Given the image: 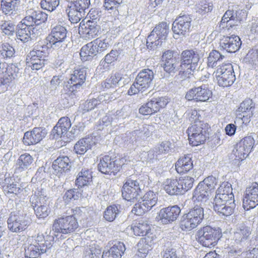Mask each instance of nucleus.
Returning <instances> with one entry per match:
<instances>
[{"label":"nucleus","instance_id":"2","mask_svg":"<svg viewBox=\"0 0 258 258\" xmlns=\"http://www.w3.org/2000/svg\"><path fill=\"white\" fill-rule=\"evenodd\" d=\"M224 188L223 189L222 186L218 188L214 200L213 207L219 215L227 217L233 213L235 205L234 196L231 191H228L229 187Z\"/></svg>","mask_w":258,"mask_h":258},{"label":"nucleus","instance_id":"33","mask_svg":"<svg viewBox=\"0 0 258 258\" xmlns=\"http://www.w3.org/2000/svg\"><path fill=\"white\" fill-rule=\"evenodd\" d=\"M251 229L245 225H240L234 233L233 240L236 243L245 241L251 234Z\"/></svg>","mask_w":258,"mask_h":258},{"label":"nucleus","instance_id":"52","mask_svg":"<svg viewBox=\"0 0 258 258\" xmlns=\"http://www.w3.org/2000/svg\"><path fill=\"white\" fill-rule=\"evenodd\" d=\"M118 56V51L117 50H112L109 53L105 55L104 60L100 61V66H102L104 69H107L109 67V64L111 63L116 60Z\"/></svg>","mask_w":258,"mask_h":258},{"label":"nucleus","instance_id":"13","mask_svg":"<svg viewBox=\"0 0 258 258\" xmlns=\"http://www.w3.org/2000/svg\"><path fill=\"white\" fill-rule=\"evenodd\" d=\"M258 205V183L253 182L245 191L243 207L245 210L253 209Z\"/></svg>","mask_w":258,"mask_h":258},{"label":"nucleus","instance_id":"59","mask_svg":"<svg viewBox=\"0 0 258 258\" xmlns=\"http://www.w3.org/2000/svg\"><path fill=\"white\" fill-rule=\"evenodd\" d=\"M60 0H42L41 7L48 11H54L59 5Z\"/></svg>","mask_w":258,"mask_h":258},{"label":"nucleus","instance_id":"48","mask_svg":"<svg viewBox=\"0 0 258 258\" xmlns=\"http://www.w3.org/2000/svg\"><path fill=\"white\" fill-rule=\"evenodd\" d=\"M224 58V56L221 54L218 51L212 50L208 57V66L211 68L216 67L218 62H220Z\"/></svg>","mask_w":258,"mask_h":258},{"label":"nucleus","instance_id":"6","mask_svg":"<svg viewBox=\"0 0 258 258\" xmlns=\"http://www.w3.org/2000/svg\"><path fill=\"white\" fill-rule=\"evenodd\" d=\"M209 125L203 121L196 122L187 129L189 144L193 146H197L203 144L207 138Z\"/></svg>","mask_w":258,"mask_h":258},{"label":"nucleus","instance_id":"36","mask_svg":"<svg viewBox=\"0 0 258 258\" xmlns=\"http://www.w3.org/2000/svg\"><path fill=\"white\" fill-rule=\"evenodd\" d=\"M35 29L20 24L18 25L16 33L17 39L24 42H27L30 39L31 35L35 34Z\"/></svg>","mask_w":258,"mask_h":258},{"label":"nucleus","instance_id":"39","mask_svg":"<svg viewBox=\"0 0 258 258\" xmlns=\"http://www.w3.org/2000/svg\"><path fill=\"white\" fill-rule=\"evenodd\" d=\"M92 143L90 138H83L78 141L74 146V150L78 154H84L91 149Z\"/></svg>","mask_w":258,"mask_h":258},{"label":"nucleus","instance_id":"25","mask_svg":"<svg viewBox=\"0 0 258 258\" xmlns=\"http://www.w3.org/2000/svg\"><path fill=\"white\" fill-rule=\"evenodd\" d=\"M71 126L70 119L68 117L60 118L52 130V134L55 138L64 137Z\"/></svg>","mask_w":258,"mask_h":258},{"label":"nucleus","instance_id":"49","mask_svg":"<svg viewBox=\"0 0 258 258\" xmlns=\"http://www.w3.org/2000/svg\"><path fill=\"white\" fill-rule=\"evenodd\" d=\"M158 201L157 195L152 191L146 193L143 197L142 201L146 204L150 210L156 205Z\"/></svg>","mask_w":258,"mask_h":258},{"label":"nucleus","instance_id":"53","mask_svg":"<svg viewBox=\"0 0 258 258\" xmlns=\"http://www.w3.org/2000/svg\"><path fill=\"white\" fill-rule=\"evenodd\" d=\"M138 255L140 257L144 258L146 256L149 250L151 249V246L148 243L146 239H142L138 244Z\"/></svg>","mask_w":258,"mask_h":258},{"label":"nucleus","instance_id":"24","mask_svg":"<svg viewBox=\"0 0 258 258\" xmlns=\"http://www.w3.org/2000/svg\"><path fill=\"white\" fill-rule=\"evenodd\" d=\"M48 48L49 46L46 45L45 42L39 43L28 54L26 60H46V57L49 53Z\"/></svg>","mask_w":258,"mask_h":258},{"label":"nucleus","instance_id":"62","mask_svg":"<svg viewBox=\"0 0 258 258\" xmlns=\"http://www.w3.org/2000/svg\"><path fill=\"white\" fill-rule=\"evenodd\" d=\"M30 14L34 17L35 22V25H39L42 22H44L47 18V15L40 11H35L30 9Z\"/></svg>","mask_w":258,"mask_h":258},{"label":"nucleus","instance_id":"35","mask_svg":"<svg viewBox=\"0 0 258 258\" xmlns=\"http://www.w3.org/2000/svg\"><path fill=\"white\" fill-rule=\"evenodd\" d=\"M163 188L170 195L181 194L177 179H167L163 184Z\"/></svg>","mask_w":258,"mask_h":258},{"label":"nucleus","instance_id":"46","mask_svg":"<svg viewBox=\"0 0 258 258\" xmlns=\"http://www.w3.org/2000/svg\"><path fill=\"white\" fill-rule=\"evenodd\" d=\"M181 194L190 189L193 186L194 179L190 176L181 177L178 180Z\"/></svg>","mask_w":258,"mask_h":258},{"label":"nucleus","instance_id":"41","mask_svg":"<svg viewBox=\"0 0 258 258\" xmlns=\"http://www.w3.org/2000/svg\"><path fill=\"white\" fill-rule=\"evenodd\" d=\"M33 160V158L29 154L25 153L21 155L17 161V169L20 171L26 170L32 164Z\"/></svg>","mask_w":258,"mask_h":258},{"label":"nucleus","instance_id":"30","mask_svg":"<svg viewBox=\"0 0 258 258\" xmlns=\"http://www.w3.org/2000/svg\"><path fill=\"white\" fill-rule=\"evenodd\" d=\"M125 250V246L123 242L115 241L109 250L103 253L102 258H121Z\"/></svg>","mask_w":258,"mask_h":258},{"label":"nucleus","instance_id":"3","mask_svg":"<svg viewBox=\"0 0 258 258\" xmlns=\"http://www.w3.org/2000/svg\"><path fill=\"white\" fill-rule=\"evenodd\" d=\"M78 227V222L73 216H67L55 219L52 226L51 232L54 238H57L59 234H67L73 232Z\"/></svg>","mask_w":258,"mask_h":258},{"label":"nucleus","instance_id":"56","mask_svg":"<svg viewBox=\"0 0 258 258\" xmlns=\"http://www.w3.org/2000/svg\"><path fill=\"white\" fill-rule=\"evenodd\" d=\"M122 2V0H105L104 7L106 10L110 11L109 13L117 14L118 12L117 9Z\"/></svg>","mask_w":258,"mask_h":258},{"label":"nucleus","instance_id":"57","mask_svg":"<svg viewBox=\"0 0 258 258\" xmlns=\"http://www.w3.org/2000/svg\"><path fill=\"white\" fill-rule=\"evenodd\" d=\"M154 130L155 127L153 124H144L139 127V130L135 131V132L141 136L149 137L152 134Z\"/></svg>","mask_w":258,"mask_h":258},{"label":"nucleus","instance_id":"58","mask_svg":"<svg viewBox=\"0 0 258 258\" xmlns=\"http://www.w3.org/2000/svg\"><path fill=\"white\" fill-rule=\"evenodd\" d=\"M217 183V180L216 178L213 176H210L206 178L198 184L202 185V187H204V188H207L208 190L210 189V191L212 192Z\"/></svg>","mask_w":258,"mask_h":258},{"label":"nucleus","instance_id":"9","mask_svg":"<svg viewBox=\"0 0 258 258\" xmlns=\"http://www.w3.org/2000/svg\"><path fill=\"white\" fill-rule=\"evenodd\" d=\"M123 164V160L105 155L100 159L98 164V170L103 174L115 175Z\"/></svg>","mask_w":258,"mask_h":258},{"label":"nucleus","instance_id":"11","mask_svg":"<svg viewBox=\"0 0 258 258\" xmlns=\"http://www.w3.org/2000/svg\"><path fill=\"white\" fill-rule=\"evenodd\" d=\"M198 241L205 247H211L215 245L219 239V231L210 226H205L199 230Z\"/></svg>","mask_w":258,"mask_h":258},{"label":"nucleus","instance_id":"45","mask_svg":"<svg viewBox=\"0 0 258 258\" xmlns=\"http://www.w3.org/2000/svg\"><path fill=\"white\" fill-rule=\"evenodd\" d=\"M105 96L103 94L99 95L97 98H92L87 100L84 104L82 109L86 111H89L93 109L97 105L101 102L106 101L105 99Z\"/></svg>","mask_w":258,"mask_h":258},{"label":"nucleus","instance_id":"29","mask_svg":"<svg viewBox=\"0 0 258 258\" xmlns=\"http://www.w3.org/2000/svg\"><path fill=\"white\" fill-rule=\"evenodd\" d=\"M0 183L6 194H13L17 195L23 191V188H21L12 177H6L2 182L0 181Z\"/></svg>","mask_w":258,"mask_h":258},{"label":"nucleus","instance_id":"51","mask_svg":"<svg viewBox=\"0 0 258 258\" xmlns=\"http://www.w3.org/2000/svg\"><path fill=\"white\" fill-rule=\"evenodd\" d=\"M254 109V103L249 98L245 99L240 104L238 111L242 113H253Z\"/></svg>","mask_w":258,"mask_h":258},{"label":"nucleus","instance_id":"64","mask_svg":"<svg viewBox=\"0 0 258 258\" xmlns=\"http://www.w3.org/2000/svg\"><path fill=\"white\" fill-rule=\"evenodd\" d=\"M82 196L81 193L78 189H71L68 190L63 197L66 202H69L71 200H77Z\"/></svg>","mask_w":258,"mask_h":258},{"label":"nucleus","instance_id":"43","mask_svg":"<svg viewBox=\"0 0 258 258\" xmlns=\"http://www.w3.org/2000/svg\"><path fill=\"white\" fill-rule=\"evenodd\" d=\"M34 210L38 218H44L48 216L50 209L46 203L39 204L36 201Z\"/></svg>","mask_w":258,"mask_h":258},{"label":"nucleus","instance_id":"32","mask_svg":"<svg viewBox=\"0 0 258 258\" xmlns=\"http://www.w3.org/2000/svg\"><path fill=\"white\" fill-rule=\"evenodd\" d=\"M191 155L187 154L178 159L175 164V169L180 174L189 171L193 167Z\"/></svg>","mask_w":258,"mask_h":258},{"label":"nucleus","instance_id":"19","mask_svg":"<svg viewBox=\"0 0 258 258\" xmlns=\"http://www.w3.org/2000/svg\"><path fill=\"white\" fill-rule=\"evenodd\" d=\"M191 18L184 15L177 18L172 24V31L175 34L185 36L191 30Z\"/></svg>","mask_w":258,"mask_h":258},{"label":"nucleus","instance_id":"23","mask_svg":"<svg viewBox=\"0 0 258 258\" xmlns=\"http://www.w3.org/2000/svg\"><path fill=\"white\" fill-rule=\"evenodd\" d=\"M46 131L41 127H35L31 132H27L23 137V143L26 145L40 142L46 135Z\"/></svg>","mask_w":258,"mask_h":258},{"label":"nucleus","instance_id":"22","mask_svg":"<svg viewBox=\"0 0 258 258\" xmlns=\"http://www.w3.org/2000/svg\"><path fill=\"white\" fill-rule=\"evenodd\" d=\"M5 64V69L4 72L1 74L0 75V86H3L4 89H7V86L18 77V74L19 72V69L15 64H10L6 66Z\"/></svg>","mask_w":258,"mask_h":258},{"label":"nucleus","instance_id":"34","mask_svg":"<svg viewBox=\"0 0 258 258\" xmlns=\"http://www.w3.org/2000/svg\"><path fill=\"white\" fill-rule=\"evenodd\" d=\"M97 53V49H96L93 41H92L82 47L80 54L82 60L87 61L91 59Z\"/></svg>","mask_w":258,"mask_h":258},{"label":"nucleus","instance_id":"4","mask_svg":"<svg viewBox=\"0 0 258 258\" xmlns=\"http://www.w3.org/2000/svg\"><path fill=\"white\" fill-rule=\"evenodd\" d=\"M204 217V208L198 205L195 206L182 216L181 228L188 231L193 229L202 222Z\"/></svg>","mask_w":258,"mask_h":258},{"label":"nucleus","instance_id":"28","mask_svg":"<svg viewBox=\"0 0 258 258\" xmlns=\"http://www.w3.org/2000/svg\"><path fill=\"white\" fill-rule=\"evenodd\" d=\"M154 73L150 69H144L141 71L136 77V80L137 81V84L141 86L145 91L148 89L154 79Z\"/></svg>","mask_w":258,"mask_h":258},{"label":"nucleus","instance_id":"17","mask_svg":"<svg viewBox=\"0 0 258 258\" xmlns=\"http://www.w3.org/2000/svg\"><path fill=\"white\" fill-rule=\"evenodd\" d=\"M212 92L206 85H202L189 90L185 97L188 101L205 102L209 100L212 96Z\"/></svg>","mask_w":258,"mask_h":258},{"label":"nucleus","instance_id":"1","mask_svg":"<svg viewBox=\"0 0 258 258\" xmlns=\"http://www.w3.org/2000/svg\"><path fill=\"white\" fill-rule=\"evenodd\" d=\"M54 242V234L51 230L47 229L44 235L38 233L36 237H32L25 244L24 255L26 258H37L41 254L46 252Z\"/></svg>","mask_w":258,"mask_h":258},{"label":"nucleus","instance_id":"12","mask_svg":"<svg viewBox=\"0 0 258 258\" xmlns=\"http://www.w3.org/2000/svg\"><path fill=\"white\" fill-rule=\"evenodd\" d=\"M50 34L47 38L45 44L49 47L59 48L62 46V43L67 38L68 31L65 27L60 25L51 26Z\"/></svg>","mask_w":258,"mask_h":258},{"label":"nucleus","instance_id":"61","mask_svg":"<svg viewBox=\"0 0 258 258\" xmlns=\"http://www.w3.org/2000/svg\"><path fill=\"white\" fill-rule=\"evenodd\" d=\"M47 198V195L46 194L45 191L42 189L38 188L35 191L34 195L31 196L30 200L32 203H34V201H38V203L42 204L45 203L46 201V198Z\"/></svg>","mask_w":258,"mask_h":258},{"label":"nucleus","instance_id":"60","mask_svg":"<svg viewBox=\"0 0 258 258\" xmlns=\"http://www.w3.org/2000/svg\"><path fill=\"white\" fill-rule=\"evenodd\" d=\"M0 53L4 58H10L14 55L15 49L9 44L4 43L0 46Z\"/></svg>","mask_w":258,"mask_h":258},{"label":"nucleus","instance_id":"44","mask_svg":"<svg viewBox=\"0 0 258 258\" xmlns=\"http://www.w3.org/2000/svg\"><path fill=\"white\" fill-rule=\"evenodd\" d=\"M19 0H2L1 7L6 15H12L15 11Z\"/></svg>","mask_w":258,"mask_h":258},{"label":"nucleus","instance_id":"26","mask_svg":"<svg viewBox=\"0 0 258 258\" xmlns=\"http://www.w3.org/2000/svg\"><path fill=\"white\" fill-rule=\"evenodd\" d=\"M240 20L237 17L236 11L228 10L224 14L219 24L221 29L227 28L229 30L234 26L238 25Z\"/></svg>","mask_w":258,"mask_h":258},{"label":"nucleus","instance_id":"50","mask_svg":"<svg viewBox=\"0 0 258 258\" xmlns=\"http://www.w3.org/2000/svg\"><path fill=\"white\" fill-rule=\"evenodd\" d=\"M119 214L117 206L113 205L108 206L104 213V218L109 222L113 221Z\"/></svg>","mask_w":258,"mask_h":258},{"label":"nucleus","instance_id":"16","mask_svg":"<svg viewBox=\"0 0 258 258\" xmlns=\"http://www.w3.org/2000/svg\"><path fill=\"white\" fill-rule=\"evenodd\" d=\"M99 26L97 22L93 20H83L80 24L79 33L85 39H91L97 36Z\"/></svg>","mask_w":258,"mask_h":258},{"label":"nucleus","instance_id":"37","mask_svg":"<svg viewBox=\"0 0 258 258\" xmlns=\"http://www.w3.org/2000/svg\"><path fill=\"white\" fill-rule=\"evenodd\" d=\"M92 176L89 169L83 168L78 174L76 184L79 188L88 185L92 181Z\"/></svg>","mask_w":258,"mask_h":258},{"label":"nucleus","instance_id":"55","mask_svg":"<svg viewBox=\"0 0 258 258\" xmlns=\"http://www.w3.org/2000/svg\"><path fill=\"white\" fill-rule=\"evenodd\" d=\"M213 4L206 0L201 1L197 5V11L201 14H204L211 12L213 9Z\"/></svg>","mask_w":258,"mask_h":258},{"label":"nucleus","instance_id":"18","mask_svg":"<svg viewBox=\"0 0 258 258\" xmlns=\"http://www.w3.org/2000/svg\"><path fill=\"white\" fill-rule=\"evenodd\" d=\"M121 191L124 199L127 201L134 202L138 199L141 191L138 181L128 179L123 184Z\"/></svg>","mask_w":258,"mask_h":258},{"label":"nucleus","instance_id":"14","mask_svg":"<svg viewBox=\"0 0 258 258\" xmlns=\"http://www.w3.org/2000/svg\"><path fill=\"white\" fill-rule=\"evenodd\" d=\"M168 101L163 97L153 98L139 109V112L144 115L153 114L164 107Z\"/></svg>","mask_w":258,"mask_h":258},{"label":"nucleus","instance_id":"54","mask_svg":"<svg viewBox=\"0 0 258 258\" xmlns=\"http://www.w3.org/2000/svg\"><path fill=\"white\" fill-rule=\"evenodd\" d=\"M235 158L238 160H243L245 159L250 152H247V150L239 143L236 144L233 150Z\"/></svg>","mask_w":258,"mask_h":258},{"label":"nucleus","instance_id":"5","mask_svg":"<svg viewBox=\"0 0 258 258\" xmlns=\"http://www.w3.org/2000/svg\"><path fill=\"white\" fill-rule=\"evenodd\" d=\"M198 52L195 49H186L183 50L180 55V70L179 72H185L190 74L197 70L200 60Z\"/></svg>","mask_w":258,"mask_h":258},{"label":"nucleus","instance_id":"21","mask_svg":"<svg viewBox=\"0 0 258 258\" xmlns=\"http://www.w3.org/2000/svg\"><path fill=\"white\" fill-rule=\"evenodd\" d=\"M241 45L240 38L236 35L224 37L220 40L219 46L221 49L228 52H235L239 50Z\"/></svg>","mask_w":258,"mask_h":258},{"label":"nucleus","instance_id":"27","mask_svg":"<svg viewBox=\"0 0 258 258\" xmlns=\"http://www.w3.org/2000/svg\"><path fill=\"white\" fill-rule=\"evenodd\" d=\"M211 193L210 189L208 190L198 184L193 192L192 200L195 204H200V206L202 207L208 202Z\"/></svg>","mask_w":258,"mask_h":258},{"label":"nucleus","instance_id":"31","mask_svg":"<svg viewBox=\"0 0 258 258\" xmlns=\"http://www.w3.org/2000/svg\"><path fill=\"white\" fill-rule=\"evenodd\" d=\"M70 167V160L67 156L58 157L52 164V168L57 174L62 173L69 170Z\"/></svg>","mask_w":258,"mask_h":258},{"label":"nucleus","instance_id":"20","mask_svg":"<svg viewBox=\"0 0 258 258\" xmlns=\"http://www.w3.org/2000/svg\"><path fill=\"white\" fill-rule=\"evenodd\" d=\"M180 208L175 205L160 210L158 219L161 223L166 224L176 220L180 213Z\"/></svg>","mask_w":258,"mask_h":258},{"label":"nucleus","instance_id":"15","mask_svg":"<svg viewBox=\"0 0 258 258\" xmlns=\"http://www.w3.org/2000/svg\"><path fill=\"white\" fill-rule=\"evenodd\" d=\"M174 51L168 50L164 51L162 56L164 71L170 75L175 74L180 68L178 61L174 57Z\"/></svg>","mask_w":258,"mask_h":258},{"label":"nucleus","instance_id":"8","mask_svg":"<svg viewBox=\"0 0 258 258\" xmlns=\"http://www.w3.org/2000/svg\"><path fill=\"white\" fill-rule=\"evenodd\" d=\"M169 27L166 22H161L156 25L147 39V47L151 49L161 45L162 40L165 39Z\"/></svg>","mask_w":258,"mask_h":258},{"label":"nucleus","instance_id":"40","mask_svg":"<svg viewBox=\"0 0 258 258\" xmlns=\"http://www.w3.org/2000/svg\"><path fill=\"white\" fill-rule=\"evenodd\" d=\"M130 229L136 236H144L147 233L149 226L147 223L139 221L133 224ZM127 230H129V228H127Z\"/></svg>","mask_w":258,"mask_h":258},{"label":"nucleus","instance_id":"10","mask_svg":"<svg viewBox=\"0 0 258 258\" xmlns=\"http://www.w3.org/2000/svg\"><path fill=\"white\" fill-rule=\"evenodd\" d=\"M8 227L13 232H20L26 230L30 221L26 215L19 212H12L7 220Z\"/></svg>","mask_w":258,"mask_h":258},{"label":"nucleus","instance_id":"63","mask_svg":"<svg viewBox=\"0 0 258 258\" xmlns=\"http://www.w3.org/2000/svg\"><path fill=\"white\" fill-rule=\"evenodd\" d=\"M225 73L234 74L233 67L231 64L228 63L219 66L216 71L214 72L213 74L215 76H218L225 74Z\"/></svg>","mask_w":258,"mask_h":258},{"label":"nucleus","instance_id":"38","mask_svg":"<svg viewBox=\"0 0 258 258\" xmlns=\"http://www.w3.org/2000/svg\"><path fill=\"white\" fill-rule=\"evenodd\" d=\"M70 21L72 23H77L79 22L85 14V11L79 10V8L74 7L73 5L70 4L67 10Z\"/></svg>","mask_w":258,"mask_h":258},{"label":"nucleus","instance_id":"7","mask_svg":"<svg viewBox=\"0 0 258 258\" xmlns=\"http://www.w3.org/2000/svg\"><path fill=\"white\" fill-rule=\"evenodd\" d=\"M87 69L85 68H78L74 70L71 75L69 81L66 83L63 87L65 93L69 95H75L80 91L82 85L86 79Z\"/></svg>","mask_w":258,"mask_h":258},{"label":"nucleus","instance_id":"47","mask_svg":"<svg viewBox=\"0 0 258 258\" xmlns=\"http://www.w3.org/2000/svg\"><path fill=\"white\" fill-rule=\"evenodd\" d=\"M160 155L157 152L155 148L148 152H144L141 154V159L147 163H153L159 159Z\"/></svg>","mask_w":258,"mask_h":258},{"label":"nucleus","instance_id":"42","mask_svg":"<svg viewBox=\"0 0 258 258\" xmlns=\"http://www.w3.org/2000/svg\"><path fill=\"white\" fill-rule=\"evenodd\" d=\"M215 77L218 84L223 87L231 86L235 80V77L234 74L225 73V74Z\"/></svg>","mask_w":258,"mask_h":258}]
</instances>
